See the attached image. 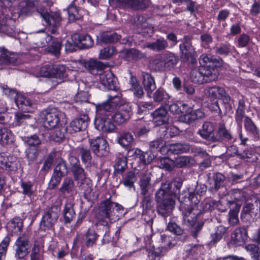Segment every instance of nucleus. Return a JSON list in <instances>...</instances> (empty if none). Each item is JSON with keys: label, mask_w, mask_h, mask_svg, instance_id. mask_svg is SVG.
Instances as JSON below:
<instances>
[{"label": "nucleus", "mask_w": 260, "mask_h": 260, "mask_svg": "<svg viewBox=\"0 0 260 260\" xmlns=\"http://www.w3.org/2000/svg\"><path fill=\"white\" fill-rule=\"evenodd\" d=\"M121 205L112 202L110 200H106L100 204L99 212V222L97 224L106 226L109 222H112L118 219L119 212L122 210Z\"/></svg>", "instance_id": "nucleus-4"}, {"label": "nucleus", "mask_w": 260, "mask_h": 260, "mask_svg": "<svg viewBox=\"0 0 260 260\" xmlns=\"http://www.w3.org/2000/svg\"><path fill=\"white\" fill-rule=\"evenodd\" d=\"M248 238V233L245 228L235 229L232 233L230 243L236 246H240L244 244Z\"/></svg>", "instance_id": "nucleus-15"}, {"label": "nucleus", "mask_w": 260, "mask_h": 260, "mask_svg": "<svg viewBox=\"0 0 260 260\" xmlns=\"http://www.w3.org/2000/svg\"><path fill=\"white\" fill-rule=\"evenodd\" d=\"M119 36L116 32H104L101 35V41L104 43H112L119 39Z\"/></svg>", "instance_id": "nucleus-45"}, {"label": "nucleus", "mask_w": 260, "mask_h": 260, "mask_svg": "<svg viewBox=\"0 0 260 260\" xmlns=\"http://www.w3.org/2000/svg\"><path fill=\"white\" fill-rule=\"evenodd\" d=\"M230 205L233 206L234 207L229 214L230 217L229 218V222H230L232 225H234L239 222L238 214L240 209V206L232 203H230Z\"/></svg>", "instance_id": "nucleus-41"}, {"label": "nucleus", "mask_w": 260, "mask_h": 260, "mask_svg": "<svg viewBox=\"0 0 260 260\" xmlns=\"http://www.w3.org/2000/svg\"><path fill=\"white\" fill-rule=\"evenodd\" d=\"M121 102H123L121 99V92L118 91L116 94H109L106 102L96 106L94 124L98 130L105 133H110L115 129V125L110 120V115Z\"/></svg>", "instance_id": "nucleus-1"}, {"label": "nucleus", "mask_w": 260, "mask_h": 260, "mask_svg": "<svg viewBox=\"0 0 260 260\" xmlns=\"http://www.w3.org/2000/svg\"><path fill=\"white\" fill-rule=\"evenodd\" d=\"M119 56L121 58L128 61L141 59L145 56L143 53L134 48L121 50L119 53Z\"/></svg>", "instance_id": "nucleus-22"}, {"label": "nucleus", "mask_w": 260, "mask_h": 260, "mask_svg": "<svg viewBox=\"0 0 260 260\" xmlns=\"http://www.w3.org/2000/svg\"><path fill=\"white\" fill-rule=\"evenodd\" d=\"M21 187L22 189V193L25 196L31 197L34 193L33 183L30 181H22Z\"/></svg>", "instance_id": "nucleus-50"}, {"label": "nucleus", "mask_w": 260, "mask_h": 260, "mask_svg": "<svg viewBox=\"0 0 260 260\" xmlns=\"http://www.w3.org/2000/svg\"><path fill=\"white\" fill-rule=\"evenodd\" d=\"M64 219L65 222L69 223L74 217L75 213L71 205H67L63 210Z\"/></svg>", "instance_id": "nucleus-56"}, {"label": "nucleus", "mask_w": 260, "mask_h": 260, "mask_svg": "<svg viewBox=\"0 0 260 260\" xmlns=\"http://www.w3.org/2000/svg\"><path fill=\"white\" fill-rule=\"evenodd\" d=\"M153 122L156 125H160L168 121V116L166 108L161 107L156 109L152 114Z\"/></svg>", "instance_id": "nucleus-23"}, {"label": "nucleus", "mask_w": 260, "mask_h": 260, "mask_svg": "<svg viewBox=\"0 0 260 260\" xmlns=\"http://www.w3.org/2000/svg\"><path fill=\"white\" fill-rule=\"evenodd\" d=\"M79 149L82 162L87 166H88L90 164L91 159V156L89 150L83 147H80Z\"/></svg>", "instance_id": "nucleus-55"}, {"label": "nucleus", "mask_w": 260, "mask_h": 260, "mask_svg": "<svg viewBox=\"0 0 260 260\" xmlns=\"http://www.w3.org/2000/svg\"><path fill=\"white\" fill-rule=\"evenodd\" d=\"M216 66L207 67V66H202L201 69L203 70V75L206 82H210L215 81L217 79L218 72L215 68Z\"/></svg>", "instance_id": "nucleus-27"}, {"label": "nucleus", "mask_w": 260, "mask_h": 260, "mask_svg": "<svg viewBox=\"0 0 260 260\" xmlns=\"http://www.w3.org/2000/svg\"><path fill=\"white\" fill-rule=\"evenodd\" d=\"M117 141L123 147L132 146L134 143V138L131 133L124 132L119 134L117 138Z\"/></svg>", "instance_id": "nucleus-28"}, {"label": "nucleus", "mask_w": 260, "mask_h": 260, "mask_svg": "<svg viewBox=\"0 0 260 260\" xmlns=\"http://www.w3.org/2000/svg\"><path fill=\"white\" fill-rule=\"evenodd\" d=\"M10 239L9 236L5 237L0 243V260H4L6 256Z\"/></svg>", "instance_id": "nucleus-49"}, {"label": "nucleus", "mask_w": 260, "mask_h": 260, "mask_svg": "<svg viewBox=\"0 0 260 260\" xmlns=\"http://www.w3.org/2000/svg\"><path fill=\"white\" fill-rule=\"evenodd\" d=\"M52 77L57 79H63L66 77V68L64 65L53 66Z\"/></svg>", "instance_id": "nucleus-48"}, {"label": "nucleus", "mask_w": 260, "mask_h": 260, "mask_svg": "<svg viewBox=\"0 0 260 260\" xmlns=\"http://www.w3.org/2000/svg\"><path fill=\"white\" fill-rule=\"evenodd\" d=\"M121 99L123 102L118 104L116 109L110 115V117L118 124L123 123L128 119L132 114V108L129 103H126L125 99L122 97Z\"/></svg>", "instance_id": "nucleus-9"}, {"label": "nucleus", "mask_w": 260, "mask_h": 260, "mask_svg": "<svg viewBox=\"0 0 260 260\" xmlns=\"http://www.w3.org/2000/svg\"><path fill=\"white\" fill-rule=\"evenodd\" d=\"M137 178L134 173L130 172L126 176L123 181V185L127 187L131 188L134 187V183L136 182Z\"/></svg>", "instance_id": "nucleus-60"}, {"label": "nucleus", "mask_w": 260, "mask_h": 260, "mask_svg": "<svg viewBox=\"0 0 260 260\" xmlns=\"http://www.w3.org/2000/svg\"><path fill=\"white\" fill-rule=\"evenodd\" d=\"M174 160V168H181L192 164L193 160L186 156H180L175 157Z\"/></svg>", "instance_id": "nucleus-36"}, {"label": "nucleus", "mask_w": 260, "mask_h": 260, "mask_svg": "<svg viewBox=\"0 0 260 260\" xmlns=\"http://www.w3.org/2000/svg\"><path fill=\"white\" fill-rule=\"evenodd\" d=\"M89 97L88 93L87 91L83 90L78 88V91L75 97V100L77 103L86 102L88 101Z\"/></svg>", "instance_id": "nucleus-62"}, {"label": "nucleus", "mask_w": 260, "mask_h": 260, "mask_svg": "<svg viewBox=\"0 0 260 260\" xmlns=\"http://www.w3.org/2000/svg\"><path fill=\"white\" fill-rule=\"evenodd\" d=\"M90 147L94 153L98 155H103L104 154L99 153L100 151H106L108 143L107 141L101 137H97L89 141Z\"/></svg>", "instance_id": "nucleus-20"}, {"label": "nucleus", "mask_w": 260, "mask_h": 260, "mask_svg": "<svg viewBox=\"0 0 260 260\" xmlns=\"http://www.w3.org/2000/svg\"><path fill=\"white\" fill-rule=\"evenodd\" d=\"M60 209L54 206L46 211L41 220L40 229L43 231L51 230L56 223L59 216Z\"/></svg>", "instance_id": "nucleus-8"}, {"label": "nucleus", "mask_w": 260, "mask_h": 260, "mask_svg": "<svg viewBox=\"0 0 260 260\" xmlns=\"http://www.w3.org/2000/svg\"><path fill=\"white\" fill-rule=\"evenodd\" d=\"M160 168L166 170L171 171L174 168V160L168 157H164L160 159Z\"/></svg>", "instance_id": "nucleus-59"}, {"label": "nucleus", "mask_w": 260, "mask_h": 260, "mask_svg": "<svg viewBox=\"0 0 260 260\" xmlns=\"http://www.w3.org/2000/svg\"><path fill=\"white\" fill-rule=\"evenodd\" d=\"M13 141L14 135L10 129L7 128H0V143H12Z\"/></svg>", "instance_id": "nucleus-31"}, {"label": "nucleus", "mask_w": 260, "mask_h": 260, "mask_svg": "<svg viewBox=\"0 0 260 260\" xmlns=\"http://www.w3.org/2000/svg\"><path fill=\"white\" fill-rule=\"evenodd\" d=\"M60 113L56 109L50 111H44L41 115L44 127L48 129L55 128L60 121Z\"/></svg>", "instance_id": "nucleus-12"}, {"label": "nucleus", "mask_w": 260, "mask_h": 260, "mask_svg": "<svg viewBox=\"0 0 260 260\" xmlns=\"http://www.w3.org/2000/svg\"><path fill=\"white\" fill-rule=\"evenodd\" d=\"M188 150L189 146L187 145L176 143L171 144L168 149V152L173 154H178L186 152Z\"/></svg>", "instance_id": "nucleus-43"}, {"label": "nucleus", "mask_w": 260, "mask_h": 260, "mask_svg": "<svg viewBox=\"0 0 260 260\" xmlns=\"http://www.w3.org/2000/svg\"><path fill=\"white\" fill-rule=\"evenodd\" d=\"M127 167V159L124 156L117 158L115 165V170L120 172H123Z\"/></svg>", "instance_id": "nucleus-58"}, {"label": "nucleus", "mask_w": 260, "mask_h": 260, "mask_svg": "<svg viewBox=\"0 0 260 260\" xmlns=\"http://www.w3.org/2000/svg\"><path fill=\"white\" fill-rule=\"evenodd\" d=\"M30 246V241L27 236L23 235L19 237L14 244L15 260H27Z\"/></svg>", "instance_id": "nucleus-10"}, {"label": "nucleus", "mask_w": 260, "mask_h": 260, "mask_svg": "<svg viewBox=\"0 0 260 260\" xmlns=\"http://www.w3.org/2000/svg\"><path fill=\"white\" fill-rule=\"evenodd\" d=\"M88 117L87 115L83 114L73 120L68 128L70 133H74L80 132L85 129L87 125Z\"/></svg>", "instance_id": "nucleus-16"}, {"label": "nucleus", "mask_w": 260, "mask_h": 260, "mask_svg": "<svg viewBox=\"0 0 260 260\" xmlns=\"http://www.w3.org/2000/svg\"><path fill=\"white\" fill-rule=\"evenodd\" d=\"M160 57L163 59L166 70H170L173 68L178 62V58L172 52L167 51L160 54Z\"/></svg>", "instance_id": "nucleus-26"}, {"label": "nucleus", "mask_w": 260, "mask_h": 260, "mask_svg": "<svg viewBox=\"0 0 260 260\" xmlns=\"http://www.w3.org/2000/svg\"><path fill=\"white\" fill-rule=\"evenodd\" d=\"M100 82L105 89L118 91L117 79L110 70L103 71L100 74Z\"/></svg>", "instance_id": "nucleus-13"}, {"label": "nucleus", "mask_w": 260, "mask_h": 260, "mask_svg": "<svg viewBox=\"0 0 260 260\" xmlns=\"http://www.w3.org/2000/svg\"><path fill=\"white\" fill-rule=\"evenodd\" d=\"M150 175L149 173L142 175L140 179L139 184L141 193L146 195L150 187Z\"/></svg>", "instance_id": "nucleus-35"}, {"label": "nucleus", "mask_w": 260, "mask_h": 260, "mask_svg": "<svg viewBox=\"0 0 260 260\" xmlns=\"http://www.w3.org/2000/svg\"><path fill=\"white\" fill-rule=\"evenodd\" d=\"M99 236L91 229L89 228L87 232L85 238V245L87 247L92 246L97 240Z\"/></svg>", "instance_id": "nucleus-53"}, {"label": "nucleus", "mask_w": 260, "mask_h": 260, "mask_svg": "<svg viewBox=\"0 0 260 260\" xmlns=\"http://www.w3.org/2000/svg\"><path fill=\"white\" fill-rule=\"evenodd\" d=\"M11 2L9 0H0V31L10 36L14 34L13 23L16 15L12 12Z\"/></svg>", "instance_id": "nucleus-5"}, {"label": "nucleus", "mask_w": 260, "mask_h": 260, "mask_svg": "<svg viewBox=\"0 0 260 260\" xmlns=\"http://www.w3.org/2000/svg\"><path fill=\"white\" fill-rule=\"evenodd\" d=\"M72 171L75 179L81 181V187L84 190L85 196L90 194L92 190L91 180L87 178L83 169L79 165L75 164L72 168Z\"/></svg>", "instance_id": "nucleus-11"}, {"label": "nucleus", "mask_w": 260, "mask_h": 260, "mask_svg": "<svg viewBox=\"0 0 260 260\" xmlns=\"http://www.w3.org/2000/svg\"><path fill=\"white\" fill-rule=\"evenodd\" d=\"M205 95L211 99H221L225 94V90L218 86L207 87L204 91Z\"/></svg>", "instance_id": "nucleus-25"}, {"label": "nucleus", "mask_w": 260, "mask_h": 260, "mask_svg": "<svg viewBox=\"0 0 260 260\" xmlns=\"http://www.w3.org/2000/svg\"><path fill=\"white\" fill-rule=\"evenodd\" d=\"M184 199L183 194L179 196V201L181 202V209L183 210V222L188 226H192L196 220V218L201 212L200 206L201 195L194 192L185 193Z\"/></svg>", "instance_id": "nucleus-2"}, {"label": "nucleus", "mask_w": 260, "mask_h": 260, "mask_svg": "<svg viewBox=\"0 0 260 260\" xmlns=\"http://www.w3.org/2000/svg\"><path fill=\"white\" fill-rule=\"evenodd\" d=\"M116 53L115 47L109 46L100 51L99 58L102 59H106L110 58Z\"/></svg>", "instance_id": "nucleus-54"}, {"label": "nucleus", "mask_w": 260, "mask_h": 260, "mask_svg": "<svg viewBox=\"0 0 260 260\" xmlns=\"http://www.w3.org/2000/svg\"><path fill=\"white\" fill-rule=\"evenodd\" d=\"M41 5L45 6L44 3L37 0L23 1L20 4V14L29 15L36 11L38 13L37 9L40 7Z\"/></svg>", "instance_id": "nucleus-14"}, {"label": "nucleus", "mask_w": 260, "mask_h": 260, "mask_svg": "<svg viewBox=\"0 0 260 260\" xmlns=\"http://www.w3.org/2000/svg\"><path fill=\"white\" fill-rule=\"evenodd\" d=\"M38 13L40 14L43 20H45L47 25L51 27V32L55 34L57 28L60 25L61 18L58 12H50L45 6H40L37 9Z\"/></svg>", "instance_id": "nucleus-7"}, {"label": "nucleus", "mask_w": 260, "mask_h": 260, "mask_svg": "<svg viewBox=\"0 0 260 260\" xmlns=\"http://www.w3.org/2000/svg\"><path fill=\"white\" fill-rule=\"evenodd\" d=\"M30 119V115L21 112H17L15 114V122L16 125L26 123V121Z\"/></svg>", "instance_id": "nucleus-61"}, {"label": "nucleus", "mask_w": 260, "mask_h": 260, "mask_svg": "<svg viewBox=\"0 0 260 260\" xmlns=\"http://www.w3.org/2000/svg\"><path fill=\"white\" fill-rule=\"evenodd\" d=\"M156 201L158 214L164 218L170 216L175 203L172 199L170 183H165L162 184L156 193Z\"/></svg>", "instance_id": "nucleus-3"}, {"label": "nucleus", "mask_w": 260, "mask_h": 260, "mask_svg": "<svg viewBox=\"0 0 260 260\" xmlns=\"http://www.w3.org/2000/svg\"><path fill=\"white\" fill-rule=\"evenodd\" d=\"M128 156H133L135 159H139V161L145 164L146 152L142 151L140 149H131L128 151Z\"/></svg>", "instance_id": "nucleus-52"}, {"label": "nucleus", "mask_w": 260, "mask_h": 260, "mask_svg": "<svg viewBox=\"0 0 260 260\" xmlns=\"http://www.w3.org/2000/svg\"><path fill=\"white\" fill-rule=\"evenodd\" d=\"M153 99L155 102H162L167 105V102L170 99V96L165 90L159 88L154 93Z\"/></svg>", "instance_id": "nucleus-37"}, {"label": "nucleus", "mask_w": 260, "mask_h": 260, "mask_svg": "<svg viewBox=\"0 0 260 260\" xmlns=\"http://www.w3.org/2000/svg\"><path fill=\"white\" fill-rule=\"evenodd\" d=\"M183 43L180 45V49L182 53V57L184 56L185 58L188 59L192 56L195 52L194 49L191 44L189 38L185 37L183 38Z\"/></svg>", "instance_id": "nucleus-24"}, {"label": "nucleus", "mask_w": 260, "mask_h": 260, "mask_svg": "<svg viewBox=\"0 0 260 260\" xmlns=\"http://www.w3.org/2000/svg\"><path fill=\"white\" fill-rule=\"evenodd\" d=\"M160 244L157 247H153L148 250V256L151 260H159L176 244L175 239L169 235L162 234L160 236Z\"/></svg>", "instance_id": "nucleus-6"}, {"label": "nucleus", "mask_w": 260, "mask_h": 260, "mask_svg": "<svg viewBox=\"0 0 260 260\" xmlns=\"http://www.w3.org/2000/svg\"><path fill=\"white\" fill-rule=\"evenodd\" d=\"M78 42L81 47L87 49L91 47L93 45V40L88 35H80L78 37Z\"/></svg>", "instance_id": "nucleus-40"}, {"label": "nucleus", "mask_w": 260, "mask_h": 260, "mask_svg": "<svg viewBox=\"0 0 260 260\" xmlns=\"http://www.w3.org/2000/svg\"><path fill=\"white\" fill-rule=\"evenodd\" d=\"M75 189L74 183L72 178H67L64 179L61 186L59 190L63 193H70L73 191Z\"/></svg>", "instance_id": "nucleus-44"}, {"label": "nucleus", "mask_w": 260, "mask_h": 260, "mask_svg": "<svg viewBox=\"0 0 260 260\" xmlns=\"http://www.w3.org/2000/svg\"><path fill=\"white\" fill-rule=\"evenodd\" d=\"M168 46L167 41L162 38H158L153 42L147 43L145 45L146 47L156 52L165 50Z\"/></svg>", "instance_id": "nucleus-29"}, {"label": "nucleus", "mask_w": 260, "mask_h": 260, "mask_svg": "<svg viewBox=\"0 0 260 260\" xmlns=\"http://www.w3.org/2000/svg\"><path fill=\"white\" fill-rule=\"evenodd\" d=\"M245 250L248 252L253 260H260V246L253 243L244 246Z\"/></svg>", "instance_id": "nucleus-30"}, {"label": "nucleus", "mask_w": 260, "mask_h": 260, "mask_svg": "<svg viewBox=\"0 0 260 260\" xmlns=\"http://www.w3.org/2000/svg\"><path fill=\"white\" fill-rule=\"evenodd\" d=\"M224 180V177L221 173H216L213 176V178L210 180V184L212 185L211 188L215 189H218L223 184Z\"/></svg>", "instance_id": "nucleus-46"}, {"label": "nucleus", "mask_w": 260, "mask_h": 260, "mask_svg": "<svg viewBox=\"0 0 260 260\" xmlns=\"http://www.w3.org/2000/svg\"><path fill=\"white\" fill-rule=\"evenodd\" d=\"M228 135V131L226 129L224 124L219 123L218 130L215 134V139L217 140L223 139L226 138Z\"/></svg>", "instance_id": "nucleus-63"}, {"label": "nucleus", "mask_w": 260, "mask_h": 260, "mask_svg": "<svg viewBox=\"0 0 260 260\" xmlns=\"http://www.w3.org/2000/svg\"><path fill=\"white\" fill-rule=\"evenodd\" d=\"M200 67L198 70L194 69L190 73V78L192 82L196 84H202L205 83L204 78L203 75V71Z\"/></svg>", "instance_id": "nucleus-38"}, {"label": "nucleus", "mask_w": 260, "mask_h": 260, "mask_svg": "<svg viewBox=\"0 0 260 260\" xmlns=\"http://www.w3.org/2000/svg\"><path fill=\"white\" fill-rule=\"evenodd\" d=\"M54 172L58 174L60 176H63L68 173V169L66 163L63 160H60L54 168Z\"/></svg>", "instance_id": "nucleus-57"}, {"label": "nucleus", "mask_w": 260, "mask_h": 260, "mask_svg": "<svg viewBox=\"0 0 260 260\" xmlns=\"http://www.w3.org/2000/svg\"><path fill=\"white\" fill-rule=\"evenodd\" d=\"M15 103L19 109L25 112H32L36 108L34 102L20 94L15 98Z\"/></svg>", "instance_id": "nucleus-17"}, {"label": "nucleus", "mask_w": 260, "mask_h": 260, "mask_svg": "<svg viewBox=\"0 0 260 260\" xmlns=\"http://www.w3.org/2000/svg\"><path fill=\"white\" fill-rule=\"evenodd\" d=\"M200 63L201 64V67L207 66V67H211L217 66L216 59L210 54L202 55L200 58Z\"/></svg>", "instance_id": "nucleus-42"}, {"label": "nucleus", "mask_w": 260, "mask_h": 260, "mask_svg": "<svg viewBox=\"0 0 260 260\" xmlns=\"http://www.w3.org/2000/svg\"><path fill=\"white\" fill-rule=\"evenodd\" d=\"M185 112V114L181 115L179 117V120L180 122L189 123L198 119L204 118L205 116L204 113L201 109L193 110L189 109Z\"/></svg>", "instance_id": "nucleus-18"}, {"label": "nucleus", "mask_w": 260, "mask_h": 260, "mask_svg": "<svg viewBox=\"0 0 260 260\" xmlns=\"http://www.w3.org/2000/svg\"><path fill=\"white\" fill-rule=\"evenodd\" d=\"M149 68L155 71H163L166 70L163 59L160 57V54L157 55L149 63Z\"/></svg>", "instance_id": "nucleus-32"}, {"label": "nucleus", "mask_w": 260, "mask_h": 260, "mask_svg": "<svg viewBox=\"0 0 260 260\" xmlns=\"http://www.w3.org/2000/svg\"><path fill=\"white\" fill-rule=\"evenodd\" d=\"M12 157L8 156L5 153L0 154V167L2 169H11L13 167Z\"/></svg>", "instance_id": "nucleus-51"}, {"label": "nucleus", "mask_w": 260, "mask_h": 260, "mask_svg": "<svg viewBox=\"0 0 260 260\" xmlns=\"http://www.w3.org/2000/svg\"><path fill=\"white\" fill-rule=\"evenodd\" d=\"M131 83L134 88V93L138 98H141L144 94L142 87L136 82V79L132 78Z\"/></svg>", "instance_id": "nucleus-64"}, {"label": "nucleus", "mask_w": 260, "mask_h": 260, "mask_svg": "<svg viewBox=\"0 0 260 260\" xmlns=\"http://www.w3.org/2000/svg\"><path fill=\"white\" fill-rule=\"evenodd\" d=\"M50 134V139L55 142H60L65 138L67 128L63 126H57Z\"/></svg>", "instance_id": "nucleus-34"}, {"label": "nucleus", "mask_w": 260, "mask_h": 260, "mask_svg": "<svg viewBox=\"0 0 260 260\" xmlns=\"http://www.w3.org/2000/svg\"><path fill=\"white\" fill-rule=\"evenodd\" d=\"M244 127L248 132L251 133L254 136L258 135V130L252 120L248 117H245Z\"/></svg>", "instance_id": "nucleus-47"}, {"label": "nucleus", "mask_w": 260, "mask_h": 260, "mask_svg": "<svg viewBox=\"0 0 260 260\" xmlns=\"http://www.w3.org/2000/svg\"><path fill=\"white\" fill-rule=\"evenodd\" d=\"M23 226V222L19 217H15L7 224L9 230L12 232H20Z\"/></svg>", "instance_id": "nucleus-39"}, {"label": "nucleus", "mask_w": 260, "mask_h": 260, "mask_svg": "<svg viewBox=\"0 0 260 260\" xmlns=\"http://www.w3.org/2000/svg\"><path fill=\"white\" fill-rule=\"evenodd\" d=\"M214 125L212 122L206 121L198 131L200 136L206 140H211L215 139Z\"/></svg>", "instance_id": "nucleus-19"}, {"label": "nucleus", "mask_w": 260, "mask_h": 260, "mask_svg": "<svg viewBox=\"0 0 260 260\" xmlns=\"http://www.w3.org/2000/svg\"><path fill=\"white\" fill-rule=\"evenodd\" d=\"M43 250L38 242H35L31 250L30 260H43Z\"/></svg>", "instance_id": "nucleus-33"}, {"label": "nucleus", "mask_w": 260, "mask_h": 260, "mask_svg": "<svg viewBox=\"0 0 260 260\" xmlns=\"http://www.w3.org/2000/svg\"><path fill=\"white\" fill-rule=\"evenodd\" d=\"M143 84L148 96H150L152 92L156 88L154 78L151 74L142 72Z\"/></svg>", "instance_id": "nucleus-21"}]
</instances>
